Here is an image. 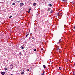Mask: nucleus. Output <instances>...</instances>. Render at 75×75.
<instances>
[{
	"label": "nucleus",
	"instance_id": "28",
	"mask_svg": "<svg viewBox=\"0 0 75 75\" xmlns=\"http://www.w3.org/2000/svg\"><path fill=\"white\" fill-rule=\"evenodd\" d=\"M74 29H75V26L74 27Z\"/></svg>",
	"mask_w": 75,
	"mask_h": 75
},
{
	"label": "nucleus",
	"instance_id": "17",
	"mask_svg": "<svg viewBox=\"0 0 75 75\" xmlns=\"http://www.w3.org/2000/svg\"><path fill=\"white\" fill-rule=\"evenodd\" d=\"M73 75H75V71L73 72Z\"/></svg>",
	"mask_w": 75,
	"mask_h": 75
},
{
	"label": "nucleus",
	"instance_id": "24",
	"mask_svg": "<svg viewBox=\"0 0 75 75\" xmlns=\"http://www.w3.org/2000/svg\"><path fill=\"white\" fill-rule=\"evenodd\" d=\"M28 34H27L26 35V37H27L28 36Z\"/></svg>",
	"mask_w": 75,
	"mask_h": 75
},
{
	"label": "nucleus",
	"instance_id": "34",
	"mask_svg": "<svg viewBox=\"0 0 75 75\" xmlns=\"http://www.w3.org/2000/svg\"><path fill=\"white\" fill-rule=\"evenodd\" d=\"M61 16H62V15H61Z\"/></svg>",
	"mask_w": 75,
	"mask_h": 75
},
{
	"label": "nucleus",
	"instance_id": "3",
	"mask_svg": "<svg viewBox=\"0 0 75 75\" xmlns=\"http://www.w3.org/2000/svg\"><path fill=\"white\" fill-rule=\"evenodd\" d=\"M13 65H11L10 67V68H11V69H13Z\"/></svg>",
	"mask_w": 75,
	"mask_h": 75
},
{
	"label": "nucleus",
	"instance_id": "15",
	"mask_svg": "<svg viewBox=\"0 0 75 75\" xmlns=\"http://www.w3.org/2000/svg\"><path fill=\"white\" fill-rule=\"evenodd\" d=\"M21 74H23V75L24 74V72H22Z\"/></svg>",
	"mask_w": 75,
	"mask_h": 75
},
{
	"label": "nucleus",
	"instance_id": "14",
	"mask_svg": "<svg viewBox=\"0 0 75 75\" xmlns=\"http://www.w3.org/2000/svg\"><path fill=\"white\" fill-rule=\"evenodd\" d=\"M30 11H31V8H30L29 9V11H28V13H30Z\"/></svg>",
	"mask_w": 75,
	"mask_h": 75
},
{
	"label": "nucleus",
	"instance_id": "16",
	"mask_svg": "<svg viewBox=\"0 0 75 75\" xmlns=\"http://www.w3.org/2000/svg\"><path fill=\"white\" fill-rule=\"evenodd\" d=\"M50 9H51V8H49L48 9V11H50Z\"/></svg>",
	"mask_w": 75,
	"mask_h": 75
},
{
	"label": "nucleus",
	"instance_id": "25",
	"mask_svg": "<svg viewBox=\"0 0 75 75\" xmlns=\"http://www.w3.org/2000/svg\"><path fill=\"white\" fill-rule=\"evenodd\" d=\"M63 1H66V0H63Z\"/></svg>",
	"mask_w": 75,
	"mask_h": 75
},
{
	"label": "nucleus",
	"instance_id": "8",
	"mask_svg": "<svg viewBox=\"0 0 75 75\" xmlns=\"http://www.w3.org/2000/svg\"><path fill=\"white\" fill-rule=\"evenodd\" d=\"M43 67L44 68H46V67L45 66V65H43Z\"/></svg>",
	"mask_w": 75,
	"mask_h": 75
},
{
	"label": "nucleus",
	"instance_id": "6",
	"mask_svg": "<svg viewBox=\"0 0 75 75\" xmlns=\"http://www.w3.org/2000/svg\"><path fill=\"white\" fill-rule=\"evenodd\" d=\"M20 48L21 49H22V50H23V49H24V47L22 46H21Z\"/></svg>",
	"mask_w": 75,
	"mask_h": 75
},
{
	"label": "nucleus",
	"instance_id": "27",
	"mask_svg": "<svg viewBox=\"0 0 75 75\" xmlns=\"http://www.w3.org/2000/svg\"><path fill=\"white\" fill-rule=\"evenodd\" d=\"M41 50H42V51L43 49V48H42Z\"/></svg>",
	"mask_w": 75,
	"mask_h": 75
},
{
	"label": "nucleus",
	"instance_id": "4",
	"mask_svg": "<svg viewBox=\"0 0 75 75\" xmlns=\"http://www.w3.org/2000/svg\"><path fill=\"white\" fill-rule=\"evenodd\" d=\"M48 6H49V7H52V5L51 4H50L48 5Z\"/></svg>",
	"mask_w": 75,
	"mask_h": 75
},
{
	"label": "nucleus",
	"instance_id": "19",
	"mask_svg": "<svg viewBox=\"0 0 75 75\" xmlns=\"http://www.w3.org/2000/svg\"><path fill=\"white\" fill-rule=\"evenodd\" d=\"M15 3H13L12 4V5H15Z\"/></svg>",
	"mask_w": 75,
	"mask_h": 75
},
{
	"label": "nucleus",
	"instance_id": "7",
	"mask_svg": "<svg viewBox=\"0 0 75 75\" xmlns=\"http://www.w3.org/2000/svg\"><path fill=\"white\" fill-rule=\"evenodd\" d=\"M56 15L57 16H58V17L59 16V13H58L56 14Z\"/></svg>",
	"mask_w": 75,
	"mask_h": 75
},
{
	"label": "nucleus",
	"instance_id": "29",
	"mask_svg": "<svg viewBox=\"0 0 75 75\" xmlns=\"http://www.w3.org/2000/svg\"><path fill=\"white\" fill-rule=\"evenodd\" d=\"M58 42V44H59V42Z\"/></svg>",
	"mask_w": 75,
	"mask_h": 75
},
{
	"label": "nucleus",
	"instance_id": "12",
	"mask_svg": "<svg viewBox=\"0 0 75 75\" xmlns=\"http://www.w3.org/2000/svg\"><path fill=\"white\" fill-rule=\"evenodd\" d=\"M16 2H18V3H20V1H16Z\"/></svg>",
	"mask_w": 75,
	"mask_h": 75
},
{
	"label": "nucleus",
	"instance_id": "35",
	"mask_svg": "<svg viewBox=\"0 0 75 75\" xmlns=\"http://www.w3.org/2000/svg\"><path fill=\"white\" fill-rule=\"evenodd\" d=\"M61 16H62V15H61Z\"/></svg>",
	"mask_w": 75,
	"mask_h": 75
},
{
	"label": "nucleus",
	"instance_id": "18",
	"mask_svg": "<svg viewBox=\"0 0 75 75\" xmlns=\"http://www.w3.org/2000/svg\"><path fill=\"white\" fill-rule=\"evenodd\" d=\"M59 70H61V67H59Z\"/></svg>",
	"mask_w": 75,
	"mask_h": 75
},
{
	"label": "nucleus",
	"instance_id": "1",
	"mask_svg": "<svg viewBox=\"0 0 75 75\" xmlns=\"http://www.w3.org/2000/svg\"><path fill=\"white\" fill-rule=\"evenodd\" d=\"M20 6H24V3H20Z\"/></svg>",
	"mask_w": 75,
	"mask_h": 75
},
{
	"label": "nucleus",
	"instance_id": "22",
	"mask_svg": "<svg viewBox=\"0 0 75 75\" xmlns=\"http://www.w3.org/2000/svg\"><path fill=\"white\" fill-rule=\"evenodd\" d=\"M34 51H37V49H35L34 50Z\"/></svg>",
	"mask_w": 75,
	"mask_h": 75
},
{
	"label": "nucleus",
	"instance_id": "21",
	"mask_svg": "<svg viewBox=\"0 0 75 75\" xmlns=\"http://www.w3.org/2000/svg\"><path fill=\"white\" fill-rule=\"evenodd\" d=\"M61 41H62V40H61V39H60L59 40V42H61Z\"/></svg>",
	"mask_w": 75,
	"mask_h": 75
},
{
	"label": "nucleus",
	"instance_id": "9",
	"mask_svg": "<svg viewBox=\"0 0 75 75\" xmlns=\"http://www.w3.org/2000/svg\"><path fill=\"white\" fill-rule=\"evenodd\" d=\"M36 5H37V4L35 3L33 4V6H36Z\"/></svg>",
	"mask_w": 75,
	"mask_h": 75
},
{
	"label": "nucleus",
	"instance_id": "5",
	"mask_svg": "<svg viewBox=\"0 0 75 75\" xmlns=\"http://www.w3.org/2000/svg\"><path fill=\"white\" fill-rule=\"evenodd\" d=\"M5 72H1V74L2 75H4V74H5Z\"/></svg>",
	"mask_w": 75,
	"mask_h": 75
},
{
	"label": "nucleus",
	"instance_id": "23",
	"mask_svg": "<svg viewBox=\"0 0 75 75\" xmlns=\"http://www.w3.org/2000/svg\"><path fill=\"white\" fill-rule=\"evenodd\" d=\"M27 71H29V69H27Z\"/></svg>",
	"mask_w": 75,
	"mask_h": 75
},
{
	"label": "nucleus",
	"instance_id": "11",
	"mask_svg": "<svg viewBox=\"0 0 75 75\" xmlns=\"http://www.w3.org/2000/svg\"><path fill=\"white\" fill-rule=\"evenodd\" d=\"M52 11V10H51V11H50V14H51V13H52V11Z\"/></svg>",
	"mask_w": 75,
	"mask_h": 75
},
{
	"label": "nucleus",
	"instance_id": "33",
	"mask_svg": "<svg viewBox=\"0 0 75 75\" xmlns=\"http://www.w3.org/2000/svg\"><path fill=\"white\" fill-rule=\"evenodd\" d=\"M11 75H13V74H11Z\"/></svg>",
	"mask_w": 75,
	"mask_h": 75
},
{
	"label": "nucleus",
	"instance_id": "31",
	"mask_svg": "<svg viewBox=\"0 0 75 75\" xmlns=\"http://www.w3.org/2000/svg\"><path fill=\"white\" fill-rule=\"evenodd\" d=\"M23 40H24V39H23Z\"/></svg>",
	"mask_w": 75,
	"mask_h": 75
},
{
	"label": "nucleus",
	"instance_id": "30",
	"mask_svg": "<svg viewBox=\"0 0 75 75\" xmlns=\"http://www.w3.org/2000/svg\"><path fill=\"white\" fill-rule=\"evenodd\" d=\"M32 38V39H34V38Z\"/></svg>",
	"mask_w": 75,
	"mask_h": 75
},
{
	"label": "nucleus",
	"instance_id": "10",
	"mask_svg": "<svg viewBox=\"0 0 75 75\" xmlns=\"http://www.w3.org/2000/svg\"><path fill=\"white\" fill-rule=\"evenodd\" d=\"M44 72H44L42 73L41 75H44Z\"/></svg>",
	"mask_w": 75,
	"mask_h": 75
},
{
	"label": "nucleus",
	"instance_id": "32",
	"mask_svg": "<svg viewBox=\"0 0 75 75\" xmlns=\"http://www.w3.org/2000/svg\"><path fill=\"white\" fill-rule=\"evenodd\" d=\"M11 0V1H13V0Z\"/></svg>",
	"mask_w": 75,
	"mask_h": 75
},
{
	"label": "nucleus",
	"instance_id": "20",
	"mask_svg": "<svg viewBox=\"0 0 75 75\" xmlns=\"http://www.w3.org/2000/svg\"><path fill=\"white\" fill-rule=\"evenodd\" d=\"M13 17V16H11L9 18H11V17Z\"/></svg>",
	"mask_w": 75,
	"mask_h": 75
},
{
	"label": "nucleus",
	"instance_id": "2",
	"mask_svg": "<svg viewBox=\"0 0 75 75\" xmlns=\"http://www.w3.org/2000/svg\"><path fill=\"white\" fill-rule=\"evenodd\" d=\"M60 50V49H59V48H57V52H59V51Z\"/></svg>",
	"mask_w": 75,
	"mask_h": 75
},
{
	"label": "nucleus",
	"instance_id": "13",
	"mask_svg": "<svg viewBox=\"0 0 75 75\" xmlns=\"http://www.w3.org/2000/svg\"><path fill=\"white\" fill-rule=\"evenodd\" d=\"M4 69L5 70H7V68L6 67H5L4 68Z\"/></svg>",
	"mask_w": 75,
	"mask_h": 75
},
{
	"label": "nucleus",
	"instance_id": "26",
	"mask_svg": "<svg viewBox=\"0 0 75 75\" xmlns=\"http://www.w3.org/2000/svg\"><path fill=\"white\" fill-rule=\"evenodd\" d=\"M24 43H27V42L26 41H25V42H24Z\"/></svg>",
	"mask_w": 75,
	"mask_h": 75
}]
</instances>
